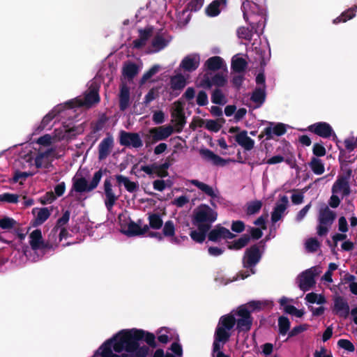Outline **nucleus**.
<instances>
[{"label":"nucleus","mask_w":357,"mask_h":357,"mask_svg":"<svg viewBox=\"0 0 357 357\" xmlns=\"http://www.w3.org/2000/svg\"><path fill=\"white\" fill-rule=\"evenodd\" d=\"M153 34V28L146 27L144 29L139 30V38L134 41V46L140 48L146 45L149 37Z\"/></svg>","instance_id":"obj_37"},{"label":"nucleus","mask_w":357,"mask_h":357,"mask_svg":"<svg viewBox=\"0 0 357 357\" xmlns=\"http://www.w3.org/2000/svg\"><path fill=\"white\" fill-rule=\"evenodd\" d=\"M227 82L226 73H216L213 76V86H223Z\"/></svg>","instance_id":"obj_54"},{"label":"nucleus","mask_w":357,"mask_h":357,"mask_svg":"<svg viewBox=\"0 0 357 357\" xmlns=\"http://www.w3.org/2000/svg\"><path fill=\"white\" fill-rule=\"evenodd\" d=\"M202 157L206 161L211 162L214 165L224 166L227 164V161L215 154L212 151L208 149H202L199 151Z\"/></svg>","instance_id":"obj_30"},{"label":"nucleus","mask_w":357,"mask_h":357,"mask_svg":"<svg viewBox=\"0 0 357 357\" xmlns=\"http://www.w3.org/2000/svg\"><path fill=\"white\" fill-rule=\"evenodd\" d=\"M33 213L35 215V223L37 225H42L51 215L48 208H35L33 209Z\"/></svg>","instance_id":"obj_36"},{"label":"nucleus","mask_w":357,"mask_h":357,"mask_svg":"<svg viewBox=\"0 0 357 357\" xmlns=\"http://www.w3.org/2000/svg\"><path fill=\"white\" fill-rule=\"evenodd\" d=\"M175 226L172 220L167 221L162 228V234L165 237H173L175 235Z\"/></svg>","instance_id":"obj_51"},{"label":"nucleus","mask_w":357,"mask_h":357,"mask_svg":"<svg viewBox=\"0 0 357 357\" xmlns=\"http://www.w3.org/2000/svg\"><path fill=\"white\" fill-rule=\"evenodd\" d=\"M200 56L199 54L193 53L185 56L181 63L180 68L187 72L195 71L199 66Z\"/></svg>","instance_id":"obj_22"},{"label":"nucleus","mask_w":357,"mask_h":357,"mask_svg":"<svg viewBox=\"0 0 357 357\" xmlns=\"http://www.w3.org/2000/svg\"><path fill=\"white\" fill-rule=\"evenodd\" d=\"M309 167L316 175H321L325 172V165L323 160L317 157H312Z\"/></svg>","instance_id":"obj_38"},{"label":"nucleus","mask_w":357,"mask_h":357,"mask_svg":"<svg viewBox=\"0 0 357 357\" xmlns=\"http://www.w3.org/2000/svg\"><path fill=\"white\" fill-rule=\"evenodd\" d=\"M243 18L259 36L265 28L266 13L264 0H242Z\"/></svg>","instance_id":"obj_5"},{"label":"nucleus","mask_w":357,"mask_h":357,"mask_svg":"<svg viewBox=\"0 0 357 357\" xmlns=\"http://www.w3.org/2000/svg\"><path fill=\"white\" fill-rule=\"evenodd\" d=\"M332 193H336L343 199L350 194V187L346 177H339L334 183L332 188Z\"/></svg>","instance_id":"obj_25"},{"label":"nucleus","mask_w":357,"mask_h":357,"mask_svg":"<svg viewBox=\"0 0 357 357\" xmlns=\"http://www.w3.org/2000/svg\"><path fill=\"white\" fill-rule=\"evenodd\" d=\"M333 312L340 317H347L349 314V306L347 300L340 296H335L334 298Z\"/></svg>","instance_id":"obj_26"},{"label":"nucleus","mask_w":357,"mask_h":357,"mask_svg":"<svg viewBox=\"0 0 357 357\" xmlns=\"http://www.w3.org/2000/svg\"><path fill=\"white\" fill-rule=\"evenodd\" d=\"M287 125L282 123L268 122V126L264 130V134L267 139H273L275 136H281L287 131Z\"/></svg>","instance_id":"obj_21"},{"label":"nucleus","mask_w":357,"mask_h":357,"mask_svg":"<svg viewBox=\"0 0 357 357\" xmlns=\"http://www.w3.org/2000/svg\"><path fill=\"white\" fill-rule=\"evenodd\" d=\"M339 347L347 350V351L352 352L355 350L354 344L348 340L340 339L337 342Z\"/></svg>","instance_id":"obj_58"},{"label":"nucleus","mask_w":357,"mask_h":357,"mask_svg":"<svg viewBox=\"0 0 357 357\" xmlns=\"http://www.w3.org/2000/svg\"><path fill=\"white\" fill-rule=\"evenodd\" d=\"M225 6L226 0H215L206 8V14L210 17H215Z\"/></svg>","instance_id":"obj_33"},{"label":"nucleus","mask_w":357,"mask_h":357,"mask_svg":"<svg viewBox=\"0 0 357 357\" xmlns=\"http://www.w3.org/2000/svg\"><path fill=\"white\" fill-rule=\"evenodd\" d=\"M102 176V172L101 170H98L93 174V176L89 183H88L86 179L83 177L76 178L73 179V188L70 191V194H73V191L77 192H91L94 190L99 184Z\"/></svg>","instance_id":"obj_8"},{"label":"nucleus","mask_w":357,"mask_h":357,"mask_svg":"<svg viewBox=\"0 0 357 357\" xmlns=\"http://www.w3.org/2000/svg\"><path fill=\"white\" fill-rule=\"evenodd\" d=\"M319 247V243L315 238H311L306 241L305 248L309 252H315Z\"/></svg>","instance_id":"obj_56"},{"label":"nucleus","mask_w":357,"mask_h":357,"mask_svg":"<svg viewBox=\"0 0 357 357\" xmlns=\"http://www.w3.org/2000/svg\"><path fill=\"white\" fill-rule=\"evenodd\" d=\"M18 199L19 196L16 194L3 193L0 195V202L15 204Z\"/></svg>","instance_id":"obj_55"},{"label":"nucleus","mask_w":357,"mask_h":357,"mask_svg":"<svg viewBox=\"0 0 357 357\" xmlns=\"http://www.w3.org/2000/svg\"><path fill=\"white\" fill-rule=\"evenodd\" d=\"M115 178L117 183L119 185H123L126 190L129 192H135L139 188L138 184L137 183L131 181L129 178L123 175L117 174L116 175Z\"/></svg>","instance_id":"obj_35"},{"label":"nucleus","mask_w":357,"mask_h":357,"mask_svg":"<svg viewBox=\"0 0 357 357\" xmlns=\"http://www.w3.org/2000/svg\"><path fill=\"white\" fill-rule=\"evenodd\" d=\"M250 310L238 307L230 313L220 317L215 328L213 343V357H230L222 351L229 341L235 326L238 333L248 331L252 326Z\"/></svg>","instance_id":"obj_2"},{"label":"nucleus","mask_w":357,"mask_h":357,"mask_svg":"<svg viewBox=\"0 0 357 357\" xmlns=\"http://www.w3.org/2000/svg\"><path fill=\"white\" fill-rule=\"evenodd\" d=\"M192 184L197 187L198 190L201 191L204 195L209 197L212 199H218L220 197V193L216 188L211 186L204 182H202L197 179L188 180L186 185Z\"/></svg>","instance_id":"obj_15"},{"label":"nucleus","mask_w":357,"mask_h":357,"mask_svg":"<svg viewBox=\"0 0 357 357\" xmlns=\"http://www.w3.org/2000/svg\"><path fill=\"white\" fill-rule=\"evenodd\" d=\"M171 40L170 36L165 31L157 32L151 41V45L149 48V53H156L163 50L167 46Z\"/></svg>","instance_id":"obj_12"},{"label":"nucleus","mask_w":357,"mask_h":357,"mask_svg":"<svg viewBox=\"0 0 357 357\" xmlns=\"http://www.w3.org/2000/svg\"><path fill=\"white\" fill-rule=\"evenodd\" d=\"M288 205V197L286 195H280L271 213V221L273 223L277 222L284 217Z\"/></svg>","instance_id":"obj_16"},{"label":"nucleus","mask_w":357,"mask_h":357,"mask_svg":"<svg viewBox=\"0 0 357 357\" xmlns=\"http://www.w3.org/2000/svg\"><path fill=\"white\" fill-rule=\"evenodd\" d=\"M344 144L346 149L349 152H351L355 149L357 145V141L354 139V137H352L345 139L344 141Z\"/></svg>","instance_id":"obj_64"},{"label":"nucleus","mask_w":357,"mask_h":357,"mask_svg":"<svg viewBox=\"0 0 357 357\" xmlns=\"http://www.w3.org/2000/svg\"><path fill=\"white\" fill-rule=\"evenodd\" d=\"M262 206V202L259 200H255L249 202L247 206V213L253 215L259 211Z\"/></svg>","instance_id":"obj_53"},{"label":"nucleus","mask_w":357,"mask_h":357,"mask_svg":"<svg viewBox=\"0 0 357 357\" xmlns=\"http://www.w3.org/2000/svg\"><path fill=\"white\" fill-rule=\"evenodd\" d=\"M250 240V237L244 235L237 240L231 242L229 245V248L232 250H239L245 247Z\"/></svg>","instance_id":"obj_46"},{"label":"nucleus","mask_w":357,"mask_h":357,"mask_svg":"<svg viewBox=\"0 0 357 357\" xmlns=\"http://www.w3.org/2000/svg\"><path fill=\"white\" fill-rule=\"evenodd\" d=\"M121 231L128 236L142 235L145 231L142 230L138 225L130 220H128L125 223L121 224Z\"/></svg>","instance_id":"obj_29"},{"label":"nucleus","mask_w":357,"mask_h":357,"mask_svg":"<svg viewBox=\"0 0 357 357\" xmlns=\"http://www.w3.org/2000/svg\"><path fill=\"white\" fill-rule=\"evenodd\" d=\"M149 225L152 229H159L162 226V220L159 214L153 213L149 216Z\"/></svg>","instance_id":"obj_47"},{"label":"nucleus","mask_w":357,"mask_h":357,"mask_svg":"<svg viewBox=\"0 0 357 357\" xmlns=\"http://www.w3.org/2000/svg\"><path fill=\"white\" fill-rule=\"evenodd\" d=\"M319 268L312 267L303 272L298 277L299 287L301 290L308 291L314 284V278L320 273Z\"/></svg>","instance_id":"obj_11"},{"label":"nucleus","mask_w":357,"mask_h":357,"mask_svg":"<svg viewBox=\"0 0 357 357\" xmlns=\"http://www.w3.org/2000/svg\"><path fill=\"white\" fill-rule=\"evenodd\" d=\"M183 349L181 345L177 342L172 344L166 352L162 349H158L153 354V357H182Z\"/></svg>","instance_id":"obj_23"},{"label":"nucleus","mask_w":357,"mask_h":357,"mask_svg":"<svg viewBox=\"0 0 357 357\" xmlns=\"http://www.w3.org/2000/svg\"><path fill=\"white\" fill-rule=\"evenodd\" d=\"M284 312L287 314L294 315L296 317H301L303 315V312L302 310L296 309L293 305H285Z\"/></svg>","instance_id":"obj_61"},{"label":"nucleus","mask_w":357,"mask_h":357,"mask_svg":"<svg viewBox=\"0 0 357 357\" xmlns=\"http://www.w3.org/2000/svg\"><path fill=\"white\" fill-rule=\"evenodd\" d=\"M247 66L246 61L238 55L234 56L231 60V68L236 73L243 72Z\"/></svg>","instance_id":"obj_40"},{"label":"nucleus","mask_w":357,"mask_h":357,"mask_svg":"<svg viewBox=\"0 0 357 357\" xmlns=\"http://www.w3.org/2000/svg\"><path fill=\"white\" fill-rule=\"evenodd\" d=\"M356 16L355 9L349 8L346 11L343 12L339 17L333 20V24H338L340 22H346L347 20L354 18Z\"/></svg>","instance_id":"obj_43"},{"label":"nucleus","mask_w":357,"mask_h":357,"mask_svg":"<svg viewBox=\"0 0 357 357\" xmlns=\"http://www.w3.org/2000/svg\"><path fill=\"white\" fill-rule=\"evenodd\" d=\"M204 68L205 70L210 72L216 71L221 69L226 70L227 65L223 59H222L220 56H214L210 57L205 61Z\"/></svg>","instance_id":"obj_28"},{"label":"nucleus","mask_w":357,"mask_h":357,"mask_svg":"<svg viewBox=\"0 0 357 357\" xmlns=\"http://www.w3.org/2000/svg\"><path fill=\"white\" fill-rule=\"evenodd\" d=\"M120 144L123 146L139 148L143 145L142 139L137 133L127 132L121 130L120 132Z\"/></svg>","instance_id":"obj_18"},{"label":"nucleus","mask_w":357,"mask_h":357,"mask_svg":"<svg viewBox=\"0 0 357 357\" xmlns=\"http://www.w3.org/2000/svg\"><path fill=\"white\" fill-rule=\"evenodd\" d=\"M158 340L162 344H166L171 340H177L178 335L176 331L170 328L162 327L156 331Z\"/></svg>","instance_id":"obj_27"},{"label":"nucleus","mask_w":357,"mask_h":357,"mask_svg":"<svg viewBox=\"0 0 357 357\" xmlns=\"http://www.w3.org/2000/svg\"><path fill=\"white\" fill-rule=\"evenodd\" d=\"M312 152H313V154L314 155V157H317V158L324 156L326 153L325 147L319 143H315L313 145Z\"/></svg>","instance_id":"obj_59"},{"label":"nucleus","mask_w":357,"mask_h":357,"mask_svg":"<svg viewBox=\"0 0 357 357\" xmlns=\"http://www.w3.org/2000/svg\"><path fill=\"white\" fill-rule=\"evenodd\" d=\"M237 143L246 150H251L255 145V141L248 136L246 131H241L236 136Z\"/></svg>","instance_id":"obj_32"},{"label":"nucleus","mask_w":357,"mask_h":357,"mask_svg":"<svg viewBox=\"0 0 357 357\" xmlns=\"http://www.w3.org/2000/svg\"><path fill=\"white\" fill-rule=\"evenodd\" d=\"M183 109L184 105L181 100L174 102L171 109L172 121L179 128H182L185 123Z\"/></svg>","instance_id":"obj_19"},{"label":"nucleus","mask_w":357,"mask_h":357,"mask_svg":"<svg viewBox=\"0 0 357 357\" xmlns=\"http://www.w3.org/2000/svg\"><path fill=\"white\" fill-rule=\"evenodd\" d=\"M171 87L174 90H180L186 85V79L184 75L177 74L173 76L170 80Z\"/></svg>","instance_id":"obj_41"},{"label":"nucleus","mask_w":357,"mask_h":357,"mask_svg":"<svg viewBox=\"0 0 357 357\" xmlns=\"http://www.w3.org/2000/svg\"><path fill=\"white\" fill-rule=\"evenodd\" d=\"M197 103L199 106H205L208 104V96L206 93L204 91H201L198 93L197 96Z\"/></svg>","instance_id":"obj_63"},{"label":"nucleus","mask_w":357,"mask_h":357,"mask_svg":"<svg viewBox=\"0 0 357 357\" xmlns=\"http://www.w3.org/2000/svg\"><path fill=\"white\" fill-rule=\"evenodd\" d=\"M217 217V212L206 204H201L197 207L193 211L192 218V223L197 229L190 231L192 239L197 243H202Z\"/></svg>","instance_id":"obj_4"},{"label":"nucleus","mask_w":357,"mask_h":357,"mask_svg":"<svg viewBox=\"0 0 357 357\" xmlns=\"http://www.w3.org/2000/svg\"><path fill=\"white\" fill-rule=\"evenodd\" d=\"M307 325H299L294 327L291 331L288 333V338L294 337L303 331H305L307 329Z\"/></svg>","instance_id":"obj_60"},{"label":"nucleus","mask_w":357,"mask_h":357,"mask_svg":"<svg viewBox=\"0 0 357 357\" xmlns=\"http://www.w3.org/2000/svg\"><path fill=\"white\" fill-rule=\"evenodd\" d=\"M213 76L211 72H206L199 77V85L205 89H210L213 86Z\"/></svg>","instance_id":"obj_45"},{"label":"nucleus","mask_w":357,"mask_h":357,"mask_svg":"<svg viewBox=\"0 0 357 357\" xmlns=\"http://www.w3.org/2000/svg\"><path fill=\"white\" fill-rule=\"evenodd\" d=\"M203 4L204 0H190L187 8L178 13L177 16L178 23L181 25L187 24L190 20L188 11L196 12L202 7Z\"/></svg>","instance_id":"obj_17"},{"label":"nucleus","mask_w":357,"mask_h":357,"mask_svg":"<svg viewBox=\"0 0 357 357\" xmlns=\"http://www.w3.org/2000/svg\"><path fill=\"white\" fill-rule=\"evenodd\" d=\"M54 152L53 148H47L45 151L40 150L34 160L36 167L37 168H49L51 166Z\"/></svg>","instance_id":"obj_14"},{"label":"nucleus","mask_w":357,"mask_h":357,"mask_svg":"<svg viewBox=\"0 0 357 357\" xmlns=\"http://www.w3.org/2000/svg\"><path fill=\"white\" fill-rule=\"evenodd\" d=\"M234 235L226 228L219 227L211 230L208 233V239L217 241L220 238H232Z\"/></svg>","instance_id":"obj_31"},{"label":"nucleus","mask_w":357,"mask_h":357,"mask_svg":"<svg viewBox=\"0 0 357 357\" xmlns=\"http://www.w3.org/2000/svg\"><path fill=\"white\" fill-rule=\"evenodd\" d=\"M130 105V89L128 86L123 84L121 86L119 94L120 109L124 111Z\"/></svg>","instance_id":"obj_34"},{"label":"nucleus","mask_w":357,"mask_h":357,"mask_svg":"<svg viewBox=\"0 0 357 357\" xmlns=\"http://www.w3.org/2000/svg\"><path fill=\"white\" fill-rule=\"evenodd\" d=\"M266 89L264 87H257L251 96V100L255 103L256 107L261 106L265 100Z\"/></svg>","instance_id":"obj_39"},{"label":"nucleus","mask_w":357,"mask_h":357,"mask_svg":"<svg viewBox=\"0 0 357 357\" xmlns=\"http://www.w3.org/2000/svg\"><path fill=\"white\" fill-rule=\"evenodd\" d=\"M151 12L150 3L146 4L145 6L139 8L137 10L135 17L138 21H141L144 17H146Z\"/></svg>","instance_id":"obj_57"},{"label":"nucleus","mask_w":357,"mask_h":357,"mask_svg":"<svg viewBox=\"0 0 357 357\" xmlns=\"http://www.w3.org/2000/svg\"><path fill=\"white\" fill-rule=\"evenodd\" d=\"M114 147V138L110 134H107L98 145V160H105L111 153Z\"/></svg>","instance_id":"obj_20"},{"label":"nucleus","mask_w":357,"mask_h":357,"mask_svg":"<svg viewBox=\"0 0 357 357\" xmlns=\"http://www.w3.org/2000/svg\"><path fill=\"white\" fill-rule=\"evenodd\" d=\"M30 247L25 246L22 249L24 255L26 259L31 262L41 260L50 250V246L43 238L40 229H35L29 236Z\"/></svg>","instance_id":"obj_6"},{"label":"nucleus","mask_w":357,"mask_h":357,"mask_svg":"<svg viewBox=\"0 0 357 357\" xmlns=\"http://www.w3.org/2000/svg\"><path fill=\"white\" fill-rule=\"evenodd\" d=\"M211 101L218 105H224L227 100L222 92L220 89H215L211 96Z\"/></svg>","instance_id":"obj_52"},{"label":"nucleus","mask_w":357,"mask_h":357,"mask_svg":"<svg viewBox=\"0 0 357 357\" xmlns=\"http://www.w3.org/2000/svg\"><path fill=\"white\" fill-rule=\"evenodd\" d=\"M307 130L322 138L332 137L333 140L337 139L332 126L326 122L320 121L313 123L308 126Z\"/></svg>","instance_id":"obj_10"},{"label":"nucleus","mask_w":357,"mask_h":357,"mask_svg":"<svg viewBox=\"0 0 357 357\" xmlns=\"http://www.w3.org/2000/svg\"><path fill=\"white\" fill-rule=\"evenodd\" d=\"M100 101L98 90L96 88L89 89L82 96L70 100L64 103L59 104L52 108L42 119L40 124L33 130V135H39L43 130H50L52 127V121L60 118L63 122L77 121L82 123L79 116L82 108H89L93 104Z\"/></svg>","instance_id":"obj_1"},{"label":"nucleus","mask_w":357,"mask_h":357,"mask_svg":"<svg viewBox=\"0 0 357 357\" xmlns=\"http://www.w3.org/2000/svg\"><path fill=\"white\" fill-rule=\"evenodd\" d=\"M254 33L255 34H257L255 32V29H252V27H251V29H250L249 28L241 27L237 31L238 36L240 38L244 39V40H246L248 41L252 40Z\"/></svg>","instance_id":"obj_48"},{"label":"nucleus","mask_w":357,"mask_h":357,"mask_svg":"<svg viewBox=\"0 0 357 357\" xmlns=\"http://www.w3.org/2000/svg\"><path fill=\"white\" fill-rule=\"evenodd\" d=\"M305 300L310 303L323 304L326 303V299L321 294H317L315 293L307 294L305 296Z\"/></svg>","instance_id":"obj_50"},{"label":"nucleus","mask_w":357,"mask_h":357,"mask_svg":"<svg viewBox=\"0 0 357 357\" xmlns=\"http://www.w3.org/2000/svg\"><path fill=\"white\" fill-rule=\"evenodd\" d=\"M205 127L208 130L213 132H218L221 128V126L215 120H206Z\"/></svg>","instance_id":"obj_62"},{"label":"nucleus","mask_w":357,"mask_h":357,"mask_svg":"<svg viewBox=\"0 0 357 357\" xmlns=\"http://www.w3.org/2000/svg\"><path fill=\"white\" fill-rule=\"evenodd\" d=\"M262 253L263 251L260 250V248L258 245H255L247 249L243 258V264L245 268H250V271L240 273L236 276L233 277L232 279L227 280L224 284H227L229 282L236 281L238 279L239 277L241 279L243 280L247 278L251 274H255L256 272L255 267L261 260Z\"/></svg>","instance_id":"obj_7"},{"label":"nucleus","mask_w":357,"mask_h":357,"mask_svg":"<svg viewBox=\"0 0 357 357\" xmlns=\"http://www.w3.org/2000/svg\"><path fill=\"white\" fill-rule=\"evenodd\" d=\"M149 132L153 140L158 142L168 138L173 133L174 128L170 125L160 126L151 128Z\"/></svg>","instance_id":"obj_24"},{"label":"nucleus","mask_w":357,"mask_h":357,"mask_svg":"<svg viewBox=\"0 0 357 357\" xmlns=\"http://www.w3.org/2000/svg\"><path fill=\"white\" fill-rule=\"evenodd\" d=\"M120 195H116L112 185L109 179L104 181V204L109 213L112 212V209Z\"/></svg>","instance_id":"obj_13"},{"label":"nucleus","mask_w":357,"mask_h":357,"mask_svg":"<svg viewBox=\"0 0 357 357\" xmlns=\"http://www.w3.org/2000/svg\"><path fill=\"white\" fill-rule=\"evenodd\" d=\"M139 72V67L135 63L128 62L126 63L123 68V75L128 77H134Z\"/></svg>","instance_id":"obj_42"},{"label":"nucleus","mask_w":357,"mask_h":357,"mask_svg":"<svg viewBox=\"0 0 357 357\" xmlns=\"http://www.w3.org/2000/svg\"><path fill=\"white\" fill-rule=\"evenodd\" d=\"M85 121L77 123V121L63 122L61 126L55 128L52 133L39 137L35 142L40 146L49 147L57 142H68L84 131Z\"/></svg>","instance_id":"obj_3"},{"label":"nucleus","mask_w":357,"mask_h":357,"mask_svg":"<svg viewBox=\"0 0 357 357\" xmlns=\"http://www.w3.org/2000/svg\"><path fill=\"white\" fill-rule=\"evenodd\" d=\"M335 217V212L331 211L328 206H324L319 210V225L317 226V234L319 236H325L328 232Z\"/></svg>","instance_id":"obj_9"},{"label":"nucleus","mask_w":357,"mask_h":357,"mask_svg":"<svg viewBox=\"0 0 357 357\" xmlns=\"http://www.w3.org/2000/svg\"><path fill=\"white\" fill-rule=\"evenodd\" d=\"M291 323L289 319L284 316L280 317L278 319L279 333L285 335L289 331Z\"/></svg>","instance_id":"obj_44"},{"label":"nucleus","mask_w":357,"mask_h":357,"mask_svg":"<svg viewBox=\"0 0 357 357\" xmlns=\"http://www.w3.org/2000/svg\"><path fill=\"white\" fill-rule=\"evenodd\" d=\"M17 222L12 218L3 217L0 219V228L10 230L15 227Z\"/></svg>","instance_id":"obj_49"}]
</instances>
